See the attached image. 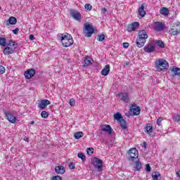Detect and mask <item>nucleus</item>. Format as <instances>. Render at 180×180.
<instances>
[{
  "label": "nucleus",
  "mask_w": 180,
  "mask_h": 180,
  "mask_svg": "<svg viewBox=\"0 0 180 180\" xmlns=\"http://www.w3.org/2000/svg\"><path fill=\"white\" fill-rule=\"evenodd\" d=\"M60 41L63 47H70L74 44V39L68 33L61 34Z\"/></svg>",
  "instance_id": "nucleus-1"
},
{
  "label": "nucleus",
  "mask_w": 180,
  "mask_h": 180,
  "mask_svg": "<svg viewBox=\"0 0 180 180\" xmlns=\"http://www.w3.org/2000/svg\"><path fill=\"white\" fill-rule=\"evenodd\" d=\"M16 49H18V43L10 40L7 46L4 49L3 53L5 56H11V54L15 53Z\"/></svg>",
  "instance_id": "nucleus-2"
},
{
  "label": "nucleus",
  "mask_w": 180,
  "mask_h": 180,
  "mask_svg": "<svg viewBox=\"0 0 180 180\" xmlns=\"http://www.w3.org/2000/svg\"><path fill=\"white\" fill-rule=\"evenodd\" d=\"M169 67V65L165 59H158L155 62V68L158 72H161V71H167Z\"/></svg>",
  "instance_id": "nucleus-3"
},
{
  "label": "nucleus",
  "mask_w": 180,
  "mask_h": 180,
  "mask_svg": "<svg viewBox=\"0 0 180 180\" xmlns=\"http://www.w3.org/2000/svg\"><path fill=\"white\" fill-rule=\"evenodd\" d=\"M127 158L128 161L133 162L134 160H139V150L136 148H131L128 150Z\"/></svg>",
  "instance_id": "nucleus-4"
},
{
  "label": "nucleus",
  "mask_w": 180,
  "mask_h": 180,
  "mask_svg": "<svg viewBox=\"0 0 180 180\" xmlns=\"http://www.w3.org/2000/svg\"><path fill=\"white\" fill-rule=\"evenodd\" d=\"M84 33L85 37H91L94 32H95V28L91 24L86 23L84 24Z\"/></svg>",
  "instance_id": "nucleus-5"
},
{
  "label": "nucleus",
  "mask_w": 180,
  "mask_h": 180,
  "mask_svg": "<svg viewBox=\"0 0 180 180\" xmlns=\"http://www.w3.org/2000/svg\"><path fill=\"white\" fill-rule=\"evenodd\" d=\"M93 164L94 168H97L98 172H101V171H102V168L103 167V162H102V160L98 158H94V159L93 160Z\"/></svg>",
  "instance_id": "nucleus-6"
},
{
  "label": "nucleus",
  "mask_w": 180,
  "mask_h": 180,
  "mask_svg": "<svg viewBox=\"0 0 180 180\" xmlns=\"http://www.w3.org/2000/svg\"><path fill=\"white\" fill-rule=\"evenodd\" d=\"M155 47H156L155 43H149L143 47V51L145 53H155Z\"/></svg>",
  "instance_id": "nucleus-7"
},
{
  "label": "nucleus",
  "mask_w": 180,
  "mask_h": 180,
  "mask_svg": "<svg viewBox=\"0 0 180 180\" xmlns=\"http://www.w3.org/2000/svg\"><path fill=\"white\" fill-rule=\"evenodd\" d=\"M169 32V34H172V36H176V34H179V33H180V22L172 26Z\"/></svg>",
  "instance_id": "nucleus-8"
},
{
  "label": "nucleus",
  "mask_w": 180,
  "mask_h": 180,
  "mask_svg": "<svg viewBox=\"0 0 180 180\" xmlns=\"http://www.w3.org/2000/svg\"><path fill=\"white\" fill-rule=\"evenodd\" d=\"M129 110L131 112V115L134 116H139V115H140V112H141L140 107L137 106L136 105H131Z\"/></svg>",
  "instance_id": "nucleus-9"
},
{
  "label": "nucleus",
  "mask_w": 180,
  "mask_h": 180,
  "mask_svg": "<svg viewBox=\"0 0 180 180\" xmlns=\"http://www.w3.org/2000/svg\"><path fill=\"white\" fill-rule=\"evenodd\" d=\"M70 16L75 19V20H77V22H81V13L77 11V10H70Z\"/></svg>",
  "instance_id": "nucleus-10"
},
{
  "label": "nucleus",
  "mask_w": 180,
  "mask_h": 180,
  "mask_svg": "<svg viewBox=\"0 0 180 180\" xmlns=\"http://www.w3.org/2000/svg\"><path fill=\"white\" fill-rule=\"evenodd\" d=\"M36 74V70L34 69H30L25 72L24 75L26 79H30L33 78Z\"/></svg>",
  "instance_id": "nucleus-11"
},
{
  "label": "nucleus",
  "mask_w": 180,
  "mask_h": 180,
  "mask_svg": "<svg viewBox=\"0 0 180 180\" xmlns=\"http://www.w3.org/2000/svg\"><path fill=\"white\" fill-rule=\"evenodd\" d=\"M50 103H51L50 101L47 99L41 100L38 103V108H39V109L41 110L46 109V108H47V106H49Z\"/></svg>",
  "instance_id": "nucleus-12"
},
{
  "label": "nucleus",
  "mask_w": 180,
  "mask_h": 180,
  "mask_svg": "<svg viewBox=\"0 0 180 180\" xmlns=\"http://www.w3.org/2000/svg\"><path fill=\"white\" fill-rule=\"evenodd\" d=\"M153 29L154 30H156V32H161L162 30H164V29H165V25H164L162 22H155Z\"/></svg>",
  "instance_id": "nucleus-13"
},
{
  "label": "nucleus",
  "mask_w": 180,
  "mask_h": 180,
  "mask_svg": "<svg viewBox=\"0 0 180 180\" xmlns=\"http://www.w3.org/2000/svg\"><path fill=\"white\" fill-rule=\"evenodd\" d=\"M118 98H120L121 101H122L125 103H129L130 101L128 93H120L118 94Z\"/></svg>",
  "instance_id": "nucleus-14"
},
{
  "label": "nucleus",
  "mask_w": 180,
  "mask_h": 180,
  "mask_svg": "<svg viewBox=\"0 0 180 180\" xmlns=\"http://www.w3.org/2000/svg\"><path fill=\"white\" fill-rule=\"evenodd\" d=\"M140 26V22H134L131 25H129L127 27L128 32H134L137 27Z\"/></svg>",
  "instance_id": "nucleus-15"
},
{
  "label": "nucleus",
  "mask_w": 180,
  "mask_h": 180,
  "mask_svg": "<svg viewBox=\"0 0 180 180\" xmlns=\"http://www.w3.org/2000/svg\"><path fill=\"white\" fill-rule=\"evenodd\" d=\"M146 39L144 38H141L140 37H138L136 39V44L139 49H141L146 44Z\"/></svg>",
  "instance_id": "nucleus-16"
},
{
  "label": "nucleus",
  "mask_w": 180,
  "mask_h": 180,
  "mask_svg": "<svg viewBox=\"0 0 180 180\" xmlns=\"http://www.w3.org/2000/svg\"><path fill=\"white\" fill-rule=\"evenodd\" d=\"M101 131H105L108 134H112V127L110 125L105 124L101 126Z\"/></svg>",
  "instance_id": "nucleus-17"
},
{
  "label": "nucleus",
  "mask_w": 180,
  "mask_h": 180,
  "mask_svg": "<svg viewBox=\"0 0 180 180\" xmlns=\"http://www.w3.org/2000/svg\"><path fill=\"white\" fill-rule=\"evenodd\" d=\"M6 116L10 123H16V117L13 116L11 112L6 113Z\"/></svg>",
  "instance_id": "nucleus-18"
},
{
  "label": "nucleus",
  "mask_w": 180,
  "mask_h": 180,
  "mask_svg": "<svg viewBox=\"0 0 180 180\" xmlns=\"http://www.w3.org/2000/svg\"><path fill=\"white\" fill-rule=\"evenodd\" d=\"M55 172H56V174H60V175H63V174L65 172V167L61 165L56 166L55 167Z\"/></svg>",
  "instance_id": "nucleus-19"
},
{
  "label": "nucleus",
  "mask_w": 180,
  "mask_h": 180,
  "mask_svg": "<svg viewBox=\"0 0 180 180\" xmlns=\"http://www.w3.org/2000/svg\"><path fill=\"white\" fill-rule=\"evenodd\" d=\"M18 22V20L16 18L11 16L9 18L8 20L6 21V26H9V25H16V22Z\"/></svg>",
  "instance_id": "nucleus-20"
},
{
  "label": "nucleus",
  "mask_w": 180,
  "mask_h": 180,
  "mask_svg": "<svg viewBox=\"0 0 180 180\" xmlns=\"http://www.w3.org/2000/svg\"><path fill=\"white\" fill-rule=\"evenodd\" d=\"M170 71L174 73V76L180 77V68L176 66H172L169 68Z\"/></svg>",
  "instance_id": "nucleus-21"
},
{
  "label": "nucleus",
  "mask_w": 180,
  "mask_h": 180,
  "mask_svg": "<svg viewBox=\"0 0 180 180\" xmlns=\"http://www.w3.org/2000/svg\"><path fill=\"white\" fill-rule=\"evenodd\" d=\"M110 72V65H106L105 66V68H103L101 71V75H103V77H106Z\"/></svg>",
  "instance_id": "nucleus-22"
},
{
  "label": "nucleus",
  "mask_w": 180,
  "mask_h": 180,
  "mask_svg": "<svg viewBox=\"0 0 180 180\" xmlns=\"http://www.w3.org/2000/svg\"><path fill=\"white\" fill-rule=\"evenodd\" d=\"M138 37L147 39H148V34H147V32L144 30H139Z\"/></svg>",
  "instance_id": "nucleus-23"
},
{
  "label": "nucleus",
  "mask_w": 180,
  "mask_h": 180,
  "mask_svg": "<svg viewBox=\"0 0 180 180\" xmlns=\"http://www.w3.org/2000/svg\"><path fill=\"white\" fill-rule=\"evenodd\" d=\"M153 125H151V124H147L145 127V132L151 136V133H153Z\"/></svg>",
  "instance_id": "nucleus-24"
},
{
  "label": "nucleus",
  "mask_w": 180,
  "mask_h": 180,
  "mask_svg": "<svg viewBox=\"0 0 180 180\" xmlns=\"http://www.w3.org/2000/svg\"><path fill=\"white\" fill-rule=\"evenodd\" d=\"M139 14L141 18L146 16V11L144 10V4H142L138 10Z\"/></svg>",
  "instance_id": "nucleus-25"
},
{
  "label": "nucleus",
  "mask_w": 180,
  "mask_h": 180,
  "mask_svg": "<svg viewBox=\"0 0 180 180\" xmlns=\"http://www.w3.org/2000/svg\"><path fill=\"white\" fill-rule=\"evenodd\" d=\"M92 64V58L91 57L87 56L84 59V67H88V65H91Z\"/></svg>",
  "instance_id": "nucleus-26"
},
{
  "label": "nucleus",
  "mask_w": 180,
  "mask_h": 180,
  "mask_svg": "<svg viewBox=\"0 0 180 180\" xmlns=\"http://www.w3.org/2000/svg\"><path fill=\"white\" fill-rule=\"evenodd\" d=\"M119 122L120 123V126H121V128L122 129V130H127V123L126 122L124 119H122Z\"/></svg>",
  "instance_id": "nucleus-27"
},
{
  "label": "nucleus",
  "mask_w": 180,
  "mask_h": 180,
  "mask_svg": "<svg viewBox=\"0 0 180 180\" xmlns=\"http://www.w3.org/2000/svg\"><path fill=\"white\" fill-rule=\"evenodd\" d=\"M142 165L141 163L140 162V159H137L136 161V165L134 167L135 169L134 171H140L141 169Z\"/></svg>",
  "instance_id": "nucleus-28"
},
{
  "label": "nucleus",
  "mask_w": 180,
  "mask_h": 180,
  "mask_svg": "<svg viewBox=\"0 0 180 180\" xmlns=\"http://www.w3.org/2000/svg\"><path fill=\"white\" fill-rule=\"evenodd\" d=\"M160 13L161 15H164L165 16H168V15L169 14V11L168 10V8L163 7L160 11Z\"/></svg>",
  "instance_id": "nucleus-29"
},
{
  "label": "nucleus",
  "mask_w": 180,
  "mask_h": 180,
  "mask_svg": "<svg viewBox=\"0 0 180 180\" xmlns=\"http://www.w3.org/2000/svg\"><path fill=\"white\" fill-rule=\"evenodd\" d=\"M74 137L76 140H79L81 137H84V132L82 131H77L74 134Z\"/></svg>",
  "instance_id": "nucleus-30"
},
{
  "label": "nucleus",
  "mask_w": 180,
  "mask_h": 180,
  "mask_svg": "<svg viewBox=\"0 0 180 180\" xmlns=\"http://www.w3.org/2000/svg\"><path fill=\"white\" fill-rule=\"evenodd\" d=\"M114 119L115 120H117L118 122H120L123 119V116H122V114L120 112H117L114 115Z\"/></svg>",
  "instance_id": "nucleus-31"
},
{
  "label": "nucleus",
  "mask_w": 180,
  "mask_h": 180,
  "mask_svg": "<svg viewBox=\"0 0 180 180\" xmlns=\"http://www.w3.org/2000/svg\"><path fill=\"white\" fill-rule=\"evenodd\" d=\"M160 176H161L160 172H153L152 173V178L153 180H158V178H160Z\"/></svg>",
  "instance_id": "nucleus-32"
},
{
  "label": "nucleus",
  "mask_w": 180,
  "mask_h": 180,
  "mask_svg": "<svg viewBox=\"0 0 180 180\" xmlns=\"http://www.w3.org/2000/svg\"><path fill=\"white\" fill-rule=\"evenodd\" d=\"M156 44L158 47H160V49H164L165 48V44H164V42L161 40H158L156 41V43L155 44Z\"/></svg>",
  "instance_id": "nucleus-33"
},
{
  "label": "nucleus",
  "mask_w": 180,
  "mask_h": 180,
  "mask_svg": "<svg viewBox=\"0 0 180 180\" xmlns=\"http://www.w3.org/2000/svg\"><path fill=\"white\" fill-rule=\"evenodd\" d=\"M0 46H2L3 47H5L6 46V38H0Z\"/></svg>",
  "instance_id": "nucleus-34"
},
{
  "label": "nucleus",
  "mask_w": 180,
  "mask_h": 180,
  "mask_svg": "<svg viewBox=\"0 0 180 180\" xmlns=\"http://www.w3.org/2000/svg\"><path fill=\"white\" fill-rule=\"evenodd\" d=\"M97 37H98L97 38L98 41H103V40H105V36L103 34H98Z\"/></svg>",
  "instance_id": "nucleus-35"
},
{
  "label": "nucleus",
  "mask_w": 180,
  "mask_h": 180,
  "mask_svg": "<svg viewBox=\"0 0 180 180\" xmlns=\"http://www.w3.org/2000/svg\"><path fill=\"white\" fill-rule=\"evenodd\" d=\"M41 116L43 119H47L49 117V112H47V111H42Z\"/></svg>",
  "instance_id": "nucleus-36"
},
{
  "label": "nucleus",
  "mask_w": 180,
  "mask_h": 180,
  "mask_svg": "<svg viewBox=\"0 0 180 180\" xmlns=\"http://www.w3.org/2000/svg\"><path fill=\"white\" fill-rule=\"evenodd\" d=\"M77 157L78 158H81L83 162L86 160V158L84 153H78Z\"/></svg>",
  "instance_id": "nucleus-37"
},
{
  "label": "nucleus",
  "mask_w": 180,
  "mask_h": 180,
  "mask_svg": "<svg viewBox=\"0 0 180 180\" xmlns=\"http://www.w3.org/2000/svg\"><path fill=\"white\" fill-rule=\"evenodd\" d=\"M86 153L89 155H92L94 154V148H87Z\"/></svg>",
  "instance_id": "nucleus-38"
},
{
  "label": "nucleus",
  "mask_w": 180,
  "mask_h": 180,
  "mask_svg": "<svg viewBox=\"0 0 180 180\" xmlns=\"http://www.w3.org/2000/svg\"><path fill=\"white\" fill-rule=\"evenodd\" d=\"M84 8L86 9V11H92V5L89 4H85Z\"/></svg>",
  "instance_id": "nucleus-39"
},
{
  "label": "nucleus",
  "mask_w": 180,
  "mask_h": 180,
  "mask_svg": "<svg viewBox=\"0 0 180 180\" xmlns=\"http://www.w3.org/2000/svg\"><path fill=\"white\" fill-rule=\"evenodd\" d=\"M145 169L147 171V172H150V171H151V167L150 166V164L146 165Z\"/></svg>",
  "instance_id": "nucleus-40"
},
{
  "label": "nucleus",
  "mask_w": 180,
  "mask_h": 180,
  "mask_svg": "<svg viewBox=\"0 0 180 180\" xmlns=\"http://www.w3.org/2000/svg\"><path fill=\"white\" fill-rule=\"evenodd\" d=\"M69 168H70V169H75V163L70 162L69 164Z\"/></svg>",
  "instance_id": "nucleus-41"
},
{
  "label": "nucleus",
  "mask_w": 180,
  "mask_h": 180,
  "mask_svg": "<svg viewBox=\"0 0 180 180\" xmlns=\"http://www.w3.org/2000/svg\"><path fill=\"white\" fill-rule=\"evenodd\" d=\"M173 120H174V122H179L180 121V115L174 116Z\"/></svg>",
  "instance_id": "nucleus-42"
},
{
  "label": "nucleus",
  "mask_w": 180,
  "mask_h": 180,
  "mask_svg": "<svg viewBox=\"0 0 180 180\" xmlns=\"http://www.w3.org/2000/svg\"><path fill=\"white\" fill-rule=\"evenodd\" d=\"M52 180H63V178L60 176H53Z\"/></svg>",
  "instance_id": "nucleus-43"
},
{
  "label": "nucleus",
  "mask_w": 180,
  "mask_h": 180,
  "mask_svg": "<svg viewBox=\"0 0 180 180\" xmlns=\"http://www.w3.org/2000/svg\"><path fill=\"white\" fill-rule=\"evenodd\" d=\"M70 106H74L75 105V100L74 98H71L69 102Z\"/></svg>",
  "instance_id": "nucleus-44"
},
{
  "label": "nucleus",
  "mask_w": 180,
  "mask_h": 180,
  "mask_svg": "<svg viewBox=\"0 0 180 180\" xmlns=\"http://www.w3.org/2000/svg\"><path fill=\"white\" fill-rule=\"evenodd\" d=\"M162 120H163L162 117H159L157 120V124H158V126H160L161 125V122H162Z\"/></svg>",
  "instance_id": "nucleus-45"
},
{
  "label": "nucleus",
  "mask_w": 180,
  "mask_h": 180,
  "mask_svg": "<svg viewBox=\"0 0 180 180\" xmlns=\"http://www.w3.org/2000/svg\"><path fill=\"white\" fill-rule=\"evenodd\" d=\"M122 46L124 49H129V46H130V44L128 42H124L122 44Z\"/></svg>",
  "instance_id": "nucleus-46"
},
{
  "label": "nucleus",
  "mask_w": 180,
  "mask_h": 180,
  "mask_svg": "<svg viewBox=\"0 0 180 180\" xmlns=\"http://www.w3.org/2000/svg\"><path fill=\"white\" fill-rule=\"evenodd\" d=\"M5 72V68L2 65H0V75L4 74Z\"/></svg>",
  "instance_id": "nucleus-47"
},
{
  "label": "nucleus",
  "mask_w": 180,
  "mask_h": 180,
  "mask_svg": "<svg viewBox=\"0 0 180 180\" xmlns=\"http://www.w3.org/2000/svg\"><path fill=\"white\" fill-rule=\"evenodd\" d=\"M101 13H103V15H106V13H108V9H106V8H102Z\"/></svg>",
  "instance_id": "nucleus-48"
},
{
  "label": "nucleus",
  "mask_w": 180,
  "mask_h": 180,
  "mask_svg": "<svg viewBox=\"0 0 180 180\" xmlns=\"http://www.w3.org/2000/svg\"><path fill=\"white\" fill-rule=\"evenodd\" d=\"M13 33L14 34H18V33H19V29L17 27L15 30H13Z\"/></svg>",
  "instance_id": "nucleus-49"
},
{
  "label": "nucleus",
  "mask_w": 180,
  "mask_h": 180,
  "mask_svg": "<svg viewBox=\"0 0 180 180\" xmlns=\"http://www.w3.org/2000/svg\"><path fill=\"white\" fill-rule=\"evenodd\" d=\"M130 115H133V114H131V112H130V110L129 112L125 113V116H127V117H130Z\"/></svg>",
  "instance_id": "nucleus-50"
},
{
  "label": "nucleus",
  "mask_w": 180,
  "mask_h": 180,
  "mask_svg": "<svg viewBox=\"0 0 180 180\" xmlns=\"http://www.w3.org/2000/svg\"><path fill=\"white\" fill-rule=\"evenodd\" d=\"M34 35L30 34V40H34Z\"/></svg>",
  "instance_id": "nucleus-51"
},
{
  "label": "nucleus",
  "mask_w": 180,
  "mask_h": 180,
  "mask_svg": "<svg viewBox=\"0 0 180 180\" xmlns=\"http://www.w3.org/2000/svg\"><path fill=\"white\" fill-rule=\"evenodd\" d=\"M24 140H25V141H29V139H27V137H25Z\"/></svg>",
  "instance_id": "nucleus-52"
},
{
  "label": "nucleus",
  "mask_w": 180,
  "mask_h": 180,
  "mask_svg": "<svg viewBox=\"0 0 180 180\" xmlns=\"http://www.w3.org/2000/svg\"><path fill=\"white\" fill-rule=\"evenodd\" d=\"M143 146L144 148H146L147 143L146 142H143Z\"/></svg>",
  "instance_id": "nucleus-53"
},
{
  "label": "nucleus",
  "mask_w": 180,
  "mask_h": 180,
  "mask_svg": "<svg viewBox=\"0 0 180 180\" xmlns=\"http://www.w3.org/2000/svg\"><path fill=\"white\" fill-rule=\"evenodd\" d=\"M30 124H34V121H31Z\"/></svg>",
  "instance_id": "nucleus-54"
},
{
  "label": "nucleus",
  "mask_w": 180,
  "mask_h": 180,
  "mask_svg": "<svg viewBox=\"0 0 180 180\" xmlns=\"http://www.w3.org/2000/svg\"><path fill=\"white\" fill-rule=\"evenodd\" d=\"M124 64L125 65H129V62H126Z\"/></svg>",
  "instance_id": "nucleus-55"
},
{
  "label": "nucleus",
  "mask_w": 180,
  "mask_h": 180,
  "mask_svg": "<svg viewBox=\"0 0 180 180\" xmlns=\"http://www.w3.org/2000/svg\"><path fill=\"white\" fill-rule=\"evenodd\" d=\"M0 9H1V6H0Z\"/></svg>",
  "instance_id": "nucleus-56"
}]
</instances>
